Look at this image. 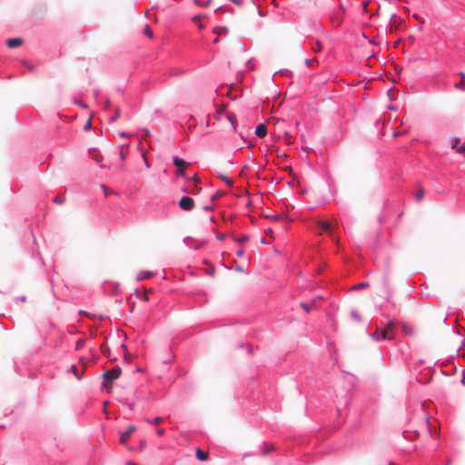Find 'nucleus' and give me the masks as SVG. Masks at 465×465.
Masks as SVG:
<instances>
[{
    "instance_id": "16",
    "label": "nucleus",
    "mask_w": 465,
    "mask_h": 465,
    "mask_svg": "<svg viewBox=\"0 0 465 465\" xmlns=\"http://www.w3.org/2000/svg\"><path fill=\"white\" fill-rule=\"evenodd\" d=\"M71 371H73L77 380H80L82 378V373H79L77 368L74 365L71 366Z\"/></svg>"
},
{
    "instance_id": "60",
    "label": "nucleus",
    "mask_w": 465,
    "mask_h": 465,
    "mask_svg": "<svg viewBox=\"0 0 465 465\" xmlns=\"http://www.w3.org/2000/svg\"><path fill=\"white\" fill-rule=\"evenodd\" d=\"M404 331L405 333H409V330H407V328H404Z\"/></svg>"
},
{
    "instance_id": "38",
    "label": "nucleus",
    "mask_w": 465,
    "mask_h": 465,
    "mask_svg": "<svg viewBox=\"0 0 465 465\" xmlns=\"http://www.w3.org/2000/svg\"><path fill=\"white\" fill-rule=\"evenodd\" d=\"M236 254H237V256L242 257L243 255V250L242 249L238 250Z\"/></svg>"
},
{
    "instance_id": "51",
    "label": "nucleus",
    "mask_w": 465,
    "mask_h": 465,
    "mask_svg": "<svg viewBox=\"0 0 465 465\" xmlns=\"http://www.w3.org/2000/svg\"><path fill=\"white\" fill-rule=\"evenodd\" d=\"M91 126V122L89 121L86 125H85V128H89Z\"/></svg>"
},
{
    "instance_id": "32",
    "label": "nucleus",
    "mask_w": 465,
    "mask_h": 465,
    "mask_svg": "<svg viewBox=\"0 0 465 465\" xmlns=\"http://www.w3.org/2000/svg\"><path fill=\"white\" fill-rule=\"evenodd\" d=\"M272 450H273V447H272V446H270V447H269V446H266V447H264V449H263L262 452H263V453H266V452L272 451Z\"/></svg>"
},
{
    "instance_id": "6",
    "label": "nucleus",
    "mask_w": 465,
    "mask_h": 465,
    "mask_svg": "<svg viewBox=\"0 0 465 465\" xmlns=\"http://www.w3.org/2000/svg\"><path fill=\"white\" fill-rule=\"evenodd\" d=\"M451 148L455 149L458 153L463 154L465 157V143L460 144V139L453 140Z\"/></svg>"
},
{
    "instance_id": "29",
    "label": "nucleus",
    "mask_w": 465,
    "mask_h": 465,
    "mask_svg": "<svg viewBox=\"0 0 465 465\" xmlns=\"http://www.w3.org/2000/svg\"><path fill=\"white\" fill-rule=\"evenodd\" d=\"M248 240H249V237H248V236H246V235H244V236H242V237L238 238L236 241H237L238 242H241V243H242V242H247Z\"/></svg>"
},
{
    "instance_id": "26",
    "label": "nucleus",
    "mask_w": 465,
    "mask_h": 465,
    "mask_svg": "<svg viewBox=\"0 0 465 465\" xmlns=\"http://www.w3.org/2000/svg\"><path fill=\"white\" fill-rule=\"evenodd\" d=\"M312 50H313L314 52H316V53H317V52H320V51L322 50V45H321V43H320V42H317V43H316V45H315V46H312Z\"/></svg>"
},
{
    "instance_id": "12",
    "label": "nucleus",
    "mask_w": 465,
    "mask_h": 465,
    "mask_svg": "<svg viewBox=\"0 0 465 465\" xmlns=\"http://www.w3.org/2000/svg\"><path fill=\"white\" fill-rule=\"evenodd\" d=\"M130 437H131V435L127 431L124 433H122L121 437H120V442L122 444H125L128 441V440L130 439Z\"/></svg>"
},
{
    "instance_id": "35",
    "label": "nucleus",
    "mask_w": 465,
    "mask_h": 465,
    "mask_svg": "<svg viewBox=\"0 0 465 465\" xmlns=\"http://www.w3.org/2000/svg\"><path fill=\"white\" fill-rule=\"evenodd\" d=\"M193 180L195 182L196 184L201 183V180H200L199 176H197V175H194L193 177Z\"/></svg>"
},
{
    "instance_id": "44",
    "label": "nucleus",
    "mask_w": 465,
    "mask_h": 465,
    "mask_svg": "<svg viewBox=\"0 0 465 465\" xmlns=\"http://www.w3.org/2000/svg\"><path fill=\"white\" fill-rule=\"evenodd\" d=\"M81 362H82V364H83V369H84V370H85V368H86V362H84L83 360H81Z\"/></svg>"
},
{
    "instance_id": "55",
    "label": "nucleus",
    "mask_w": 465,
    "mask_h": 465,
    "mask_svg": "<svg viewBox=\"0 0 465 465\" xmlns=\"http://www.w3.org/2000/svg\"><path fill=\"white\" fill-rule=\"evenodd\" d=\"M232 118H235V115H232V117L229 116V119H230L231 122H232Z\"/></svg>"
},
{
    "instance_id": "45",
    "label": "nucleus",
    "mask_w": 465,
    "mask_h": 465,
    "mask_svg": "<svg viewBox=\"0 0 465 465\" xmlns=\"http://www.w3.org/2000/svg\"><path fill=\"white\" fill-rule=\"evenodd\" d=\"M120 135H121V136H123V137H129V136H130L129 134H125V133H124V132H123V133H121V134H120Z\"/></svg>"
},
{
    "instance_id": "37",
    "label": "nucleus",
    "mask_w": 465,
    "mask_h": 465,
    "mask_svg": "<svg viewBox=\"0 0 465 465\" xmlns=\"http://www.w3.org/2000/svg\"><path fill=\"white\" fill-rule=\"evenodd\" d=\"M220 195H221L220 193H215L214 195H213L212 201H215L216 199H218V197H220Z\"/></svg>"
},
{
    "instance_id": "47",
    "label": "nucleus",
    "mask_w": 465,
    "mask_h": 465,
    "mask_svg": "<svg viewBox=\"0 0 465 465\" xmlns=\"http://www.w3.org/2000/svg\"><path fill=\"white\" fill-rule=\"evenodd\" d=\"M212 2V0H207V2L205 4H203V6H207L209 5V4Z\"/></svg>"
},
{
    "instance_id": "3",
    "label": "nucleus",
    "mask_w": 465,
    "mask_h": 465,
    "mask_svg": "<svg viewBox=\"0 0 465 465\" xmlns=\"http://www.w3.org/2000/svg\"><path fill=\"white\" fill-rule=\"evenodd\" d=\"M383 340H392L394 338V322H389L384 329L381 331Z\"/></svg>"
},
{
    "instance_id": "5",
    "label": "nucleus",
    "mask_w": 465,
    "mask_h": 465,
    "mask_svg": "<svg viewBox=\"0 0 465 465\" xmlns=\"http://www.w3.org/2000/svg\"><path fill=\"white\" fill-rule=\"evenodd\" d=\"M173 160V164L177 167L176 174L184 175V170L188 163L178 156H174Z\"/></svg>"
},
{
    "instance_id": "43",
    "label": "nucleus",
    "mask_w": 465,
    "mask_h": 465,
    "mask_svg": "<svg viewBox=\"0 0 465 465\" xmlns=\"http://www.w3.org/2000/svg\"><path fill=\"white\" fill-rule=\"evenodd\" d=\"M193 1H194V3H195L196 5H203V4H202L201 0H193Z\"/></svg>"
},
{
    "instance_id": "9",
    "label": "nucleus",
    "mask_w": 465,
    "mask_h": 465,
    "mask_svg": "<svg viewBox=\"0 0 465 465\" xmlns=\"http://www.w3.org/2000/svg\"><path fill=\"white\" fill-rule=\"evenodd\" d=\"M460 76L461 79L460 80V83L455 84V87L457 89H460L462 91H465V74L464 73H460Z\"/></svg>"
},
{
    "instance_id": "41",
    "label": "nucleus",
    "mask_w": 465,
    "mask_h": 465,
    "mask_svg": "<svg viewBox=\"0 0 465 465\" xmlns=\"http://www.w3.org/2000/svg\"><path fill=\"white\" fill-rule=\"evenodd\" d=\"M102 188L104 191V194L107 196L108 195V188L105 185H102Z\"/></svg>"
},
{
    "instance_id": "63",
    "label": "nucleus",
    "mask_w": 465,
    "mask_h": 465,
    "mask_svg": "<svg viewBox=\"0 0 465 465\" xmlns=\"http://www.w3.org/2000/svg\"><path fill=\"white\" fill-rule=\"evenodd\" d=\"M390 465H394V464L392 462H391Z\"/></svg>"
},
{
    "instance_id": "21",
    "label": "nucleus",
    "mask_w": 465,
    "mask_h": 465,
    "mask_svg": "<svg viewBox=\"0 0 465 465\" xmlns=\"http://www.w3.org/2000/svg\"><path fill=\"white\" fill-rule=\"evenodd\" d=\"M202 191V188L201 187H198L197 185H195L192 190L189 191L190 193H193V194H197L199 193L200 192Z\"/></svg>"
},
{
    "instance_id": "20",
    "label": "nucleus",
    "mask_w": 465,
    "mask_h": 465,
    "mask_svg": "<svg viewBox=\"0 0 465 465\" xmlns=\"http://www.w3.org/2000/svg\"><path fill=\"white\" fill-rule=\"evenodd\" d=\"M152 292V290H148V289H144V292H143V299L145 301V302H148L149 301V293Z\"/></svg>"
},
{
    "instance_id": "40",
    "label": "nucleus",
    "mask_w": 465,
    "mask_h": 465,
    "mask_svg": "<svg viewBox=\"0 0 465 465\" xmlns=\"http://www.w3.org/2000/svg\"><path fill=\"white\" fill-rule=\"evenodd\" d=\"M232 3H234L235 5H242V0H231Z\"/></svg>"
},
{
    "instance_id": "15",
    "label": "nucleus",
    "mask_w": 465,
    "mask_h": 465,
    "mask_svg": "<svg viewBox=\"0 0 465 465\" xmlns=\"http://www.w3.org/2000/svg\"><path fill=\"white\" fill-rule=\"evenodd\" d=\"M54 202L57 204H62L65 202V196L64 195H57L54 199Z\"/></svg>"
},
{
    "instance_id": "59",
    "label": "nucleus",
    "mask_w": 465,
    "mask_h": 465,
    "mask_svg": "<svg viewBox=\"0 0 465 465\" xmlns=\"http://www.w3.org/2000/svg\"><path fill=\"white\" fill-rule=\"evenodd\" d=\"M149 131L148 130H145V135H149Z\"/></svg>"
},
{
    "instance_id": "52",
    "label": "nucleus",
    "mask_w": 465,
    "mask_h": 465,
    "mask_svg": "<svg viewBox=\"0 0 465 465\" xmlns=\"http://www.w3.org/2000/svg\"><path fill=\"white\" fill-rule=\"evenodd\" d=\"M225 107H226V105H223V106L221 107V110H219V112L223 111V110L225 109Z\"/></svg>"
},
{
    "instance_id": "53",
    "label": "nucleus",
    "mask_w": 465,
    "mask_h": 465,
    "mask_svg": "<svg viewBox=\"0 0 465 465\" xmlns=\"http://www.w3.org/2000/svg\"><path fill=\"white\" fill-rule=\"evenodd\" d=\"M218 42H219V38L217 37V38L214 39L213 43L217 44Z\"/></svg>"
},
{
    "instance_id": "30",
    "label": "nucleus",
    "mask_w": 465,
    "mask_h": 465,
    "mask_svg": "<svg viewBox=\"0 0 465 465\" xmlns=\"http://www.w3.org/2000/svg\"><path fill=\"white\" fill-rule=\"evenodd\" d=\"M100 349L104 354H105L109 351L108 347H106L105 344H102Z\"/></svg>"
},
{
    "instance_id": "33",
    "label": "nucleus",
    "mask_w": 465,
    "mask_h": 465,
    "mask_svg": "<svg viewBox=\"0 0 465 465\" xmlns=\"http://www.w3.org/2000/svg\"><path fill=\"white\" fill-rule=\"evenodd\" d=\"M143 157L144 159V163H145L146 167H150V164H149L148 160L146 158L145 153H143Z\"/></svg>"
},
{
    "instance_id": "17",
    "label": "nucleus",
    "mask_w": 465,
    "mask_h": 465,
    "mask_svg": "<svg viewBox=\"0 0 465 465\" xmlns=\"http://www.w3.org/2000/svg\"><path fill=\"white\" fill-rule=\"evenodd\" d=\"M143 34L150 38H153V31L149 25L145 26V28L143 29Z\"/></svg>"
},
{
    "instance_id": "22",
    "label": "nucleus",
    "mask_w": 465,
    "mask_h": 465,
    "mask_svg": "<svg viewBox=\"0 0 465 465\" xmlns=\"http://www.w3.org/2000/svg\"><path fill=\"white\" fill-rule=\"evenodd\" d=\"M120 117V110L118 108L115 109V113L114 116L111 118V121L114 122Z\"/></svg>"
},
{
    "instance_id": "61",
    "label": "nucleus",
    "mask_w": 465,
    "mask_h": 465,
    "mask_svg": "<svg viewBox=\"0 0 465 465\" xmlns=\"http://www.w3.org/2000/svg\"><path fill=\"white\" fill-rule=\"evenodd\" d=\"M222 9H223V7H218V8H217V10H216V12H218V11H220V10H222Z\"/></svg>"
},
{
    "instance_id": "56",
    "label": "nucleus",
    "mask_w": 465,
    "mask_h": 465,
    "mask_svg": "<svg viewBox=\"0 0 465 465\" xmlns=\"http://www.w3.org/2000/svg\"><path fill=\"white\" fill-rule=\"evenodd\" d=\"M205 209H206V210H211V211L213 210V208H212V207H209V206H206V207H205Z\"/></svg>"
},
{
    "instance_id": "24",
    "label": "nucleus",
    "mask_w": 465,
    "mask_h": 465,
    "mask_svg": "<svg viewBox=\"0 0 465 465\" xmlns=\"http://www.w3.org/2000/svg\"><path fill=\"white\" fill-rule=\"evenodd\" d=\"M84 340L80 339L76 341V350L81 349L84 345Z\"/></svg>"
},
{
    "instance_id": "46",
    "label": "nucleus",
    "mask_w": 465,
    "mask_h": 465,
    "mask_svg": "<svg viewBox=\"0 0 465 465\" xmlns=\"http://www.w3.org/2000/svg\"><path fill=\"white\" fill-rule=\"evenodd\" d=\"M214 268L213 267L211 270H209V272L212 274V275H214Z\"/></svg>"
},
{
    "instance_id": "14",
    "label": "nucleus",
    "mask_w": 465,
    "mask_h": 465,
    "mask_svg": "<svg viewBox=\"0 0 465 465\" xmlns=\"http://www.w3.org/2000/svg\"><path fill=\"white\" fill-rule=\"evenodd\" d=\"M213 33L214 34H217V35H221V34H226L228 33V29L226 27H215L213 29Z\"/></svg>"
},
{
    "instance_id": "11",
    "label": "nucleus",
    "mask_w": 465,
    "mask_h": 465,
    "mask_svg": "<svg viewBox=\"0 0 465 465\" xmlns=\"http://www.w3.org/2000/svg\"><path fill=\"white\" fill-rule=\"evenodd\" d=\"M129 144H123L120 150V159L124 161L126 157V153H128Z\"/></svg>"
},
{
    "instance_id": "36",
    "label": "nucleus",
    "mask_w": 465,
    "mask_h": 465,
    "mask_svg": "<svg viewBox=\"0 0 465 465\" xmlns=\"http://www.w3.org/2000/svg\"><path fill=\"white\" fill-rule=\"evenodd\" d=\"M302 308H303L306 312L310 311L309 306L306 303H301Z\"/></svg>"
},
{
    "instance_id": "50",
    "label": "nucleus",
    "mask_w": 465,
    "mask_h": 465,
    "mask_svg": "<svg viewBox=\"0 0 465 465\" xmlns=\"http://www.w3.org/2000/svg\"><path fill=\"white\" fill-rule=\"evenodd\" d=\"M218 239H219V240H221V241H223V240L224 239V235H219V236H218Z\"/></svg>"
},
{
    "instance_id": "54",
    "label": "nucleus",
    "mask_w": 465,
    "mask_h": 465,
    "mask_svg": "<svg viewBox=\"0 0 465 465\" xmlns=\"http://www.w3.org/2000/svg\"><path fill=\"white\" fill-rule=\"evenodd\" d=\"M232 118H235V115H232V117L229 116V119H230L231 122H232Z\"/></svg>"
},
{
    "instance_id": "49",
    "label": "nucleus",
    "mask_w": 465,
    "mask_h": 465,
    "mask_svg": "<svg viewBox=\"0 0 465 465\" xmlns=\"http://www.w3.org/2000/svg\"><path fill=\"white\" fill-rule=\"evenodd\" d=\"M152 275H153V272H150L145 273V277H150V276H152Z\"/></svg>"
},
{
    "instance_id": "34",
    "label": "nucleus",
    "mask_w": 465,
    "mask_h": 465,
    "mask_svg": "<svg viewBox=\"0 0 465 465\" xmlns=\"http://www.w3.org/2000/svg\"><path fill=\"white\" fill-rule=\"evenodd\" d=\"M156 432L159 436H163L164 434V429L160 428Z\"/></svg>"
},
{
    "instance_id": "8",
    "label": "nucleus",
    "mask_w": 465,
    "mask_h": 465,
    "mask_svg": "<svg viewBox=\"0 0 465 465\" xmlns=\"http://www.w3.org/2000/svg\"><path fill=\"white\" fill-rule=\"evenodd\" d=\"M255 134L259 137H264L267 134L266 126L262 124L256 127Z\"/></svg>"
},
{
    "instance_id": "58",
    "label": "nucleus",
    "mask_w": 465,
    "mask_h": 465,
    "mask_svg": "<svg viewBox=\"0 0 465 465\" xmlns=\"http://www.w3.org/2000/svg\"><path fill=\"white\" fill-rule=\"evenodd\" d=\"M105 105H106V106H109V105H110V102H109V101H107V102L105 103Z\"/></svg>"
},
{
    "instance_id": "1",
    "label": "nucleus",
    "mask_w": 465,
    "mask_h": 465,
    "mask_svg": "<svg viewBox=\"0 0 465 465\" xmlns=\"http://www.w3.org/2000/svg\"><path fill=\"white\" fill-rule=\"evenodd\" d=\"M121 369L119 367H114V369L112 370H109L107 371L106 372L104 373V378L105 380L104 383V386L106 388V389H111L112 388V382L115 380H117L120 375H121Z\"/></svg>"
},
{
    "instance_id": "13",
    "label": "nucleus",
    "mask_w": 465,
    "mask_h": 465,
    "mask_svg": "<svg viewBox=\"0 0 465 465\" xmlns=\"http://www.w3.org/2000/svg\"><path fill=\"white\" fill-rule=\"evenodd\" d=\"M415 197H416L417 201H421V200L424 198V190H423V188H422V187H420V188L417 191V193H416V194H415Z\"/></svg>"
},
{
    "instance_id": "25",
    "label": "nucleus",
    "mask_w": 465,
    "mask_h": 465,
    "mask_svg": "<svg viewBox=\"0 0 465 465\" xmlns=\"http://www.w3.org/2000/svg\"><path fill=\"white\" fill-rule=\"evenodd\" d=\"M284 139L287 143H292V136L288 133L284 134Z\"/></svg>"
},
{
    "instance_id": "39",
    "label": "nucleus",
    "mask_w": 465,
    "mask_h": 465,
    "mask_svg": "<svg viewBox=\"0 0 465 465\" xmlns=\"http://www.w3.org/2000/svg\"><path fill=\"white\" fill-rule=\"evenodd\" d=\"M413 17H415L417 21H419L420 24L424 23V21L421 18H420L417 15H413Z\"/></svg>"
},
{
    "instance_id": "42",
    "label": "nucleus",
    "mask_w": 465,
    "mask_h": 465,
    "mask_svg": "<svg viewBox=\"0 0 465 465\" xmlns=\"http://www.w3.org/2000/svg\"><path fill=\"white\" fill-rule=\"evenodd\" d=\"M272 233H273V232H272V229H269V230H267V231H266V234H267V235H269V236H271V237H272Z\"/></svg>"
},
{
    "instance_id": "23",
    "label": "nucleus",
    "mask_w": 465,
    "mask_h": 465,
    "mask_svg": "<svg viewBox=\"0 0 465 465\" xmlns=\"http://www.w3.org/2000/svg\"><path fill=\"white\" fill-rule=\"evenodd\" d=\"M371 337H372L373 339H376L377 341H380L381 339H382V338H381V332H380V331H379V330H377L374 333H372V334H371Z\"/></svg>"
},
{
    "instance_id": "19",
    "label": "nucleus",
    "mask_w": 465,
    "mask_h": 465,
    "mask_svg": "<svg viewBox=\"0 0 465 465\" xmlns=\"http://www.w3.org/2000/svg\"><path fill=\"white\" fill-rule=\"evenodd\" d=\"M145 421L147 423H153V424H159L163 421V419L161 417H156L153 421H151L150 420L146 419Z\"/></svg>"
},
{
    "instance_id": "7",
    "label": "nucleus",
    "mask_w": 465,
    "mask_h": 465,
    "mask_svg": "<svg viewBox=\"0 0 465 465\" xmlns=\"http://www.w3.org/2000/svg\"><path fill=\"white\" fill-rule=\"evenodd\" d=\"M22 44H23V39H21V38H11V39H8L6 42L7 46L10 48H16V47L22 45Z\"/></svg>"
},
{
    "instance_id": "2",
    "label": "nucleus",
    "mask_w": 465,
    "mask_h": 465,
    "mask_svg": "<svg viewBox=\"0 0 465 465\" xmlns=\"http://www.w3.org/2000/svg\"><path fill=\"white\" fill-rule=\"evenodd\" d=\"M317 224L321 227L322 231L330 233V236L333 242H338V238L335 237L333 233V228L336 226V224L334 225L332 223L328 221H318Z\"/></svg>"
},
{
    "instance_id": "4",
    "label": "nucleus",
    "mask_w": 465,
    "mask_h": 465,
    "mask_svg": "<svg viewBox=\"0 0 465 465\" xmlns=\"http://www.w3.org/2000/svg\"><path fill=\"white\" fill-rule=\"evenodd\" d=\"M179 207L186 212L192 211L194 207V202L191 197L183 196L179 201Z\"/></svg>"
},
{
    "instance_id": "62",
    "label": "nucleus",
    "mask_w": 465,
    "mask_h": 465,
    "mask_svg": "<svg viewBox=\"0 0 465 465\" xmlns=\"http://www.w3.org/2000/svg\"><path fill=\"white\" fill-rule=\"evenodd\" d=\"M463 383H465V378L462 380Z\"/></svg>"
},
{
    "instance_id": "27",
    "label": "nucleus",
    "mask_w": 465,
    "mask_h": 465,
    "mask_svg": "<svg viewBox=\"0 0 465 465\" xmlns=\"http://www.w3.org/2000/svg\"><path fill=\"white\" fill-rule=\"evenodd\" d=\"M368 285H369V283H368V282H361V283H360V284H358V285H355V286L353 287V289H362V288L367 287Z\"/></svg>"
},
{
    "instance_id": "48",
    "label": "nucleus",
    "mask_w": 465,
    "mask_h": 465,
    "mask_svg": "<svg viewBox=\"0 0 465 465\" xmlns=\"http://www.w3.org/2000/svg\"><path fill=\"white\" fill-rule=\"evenodd\" d=\"M78 104H79L81 106L84 107V108H86V107H87V105H86L85 104H84V103L79 102Z\"/></svg>"
},
{
    "instance_id": "10",
    "label": "nucleus",
    "mask_w": 465,
    "mask_h": 465,
    "mask_svg": "<svg viewBox=\"0 0 465 465\" xmlns=\"http://www.w3.org/2000/svg\"><path fill=\"white\" fill-rule=\"evenodd\" d=\"M196 457L200 460H206L208 459V453L202 450L201 449L196 450Z\"/></svg>"
},
{
    "instance_id": "28",
    "label": "nucleus",
    "mask_w": 465,
    "mask_h": 465,
    "mask_svg": "<svg viewBox=\"0 0 465 465\" xmlns=\"http://www.w3.org/2000/svg\"><path fill=\"white\" fill-rule=\"evenodd\" d=\"M123 349L124 350V358L125 360L129 361L131 356L126 351V346L124 344H122Z\"/></svg>"
},
{
    "instance_id": "57",
    "label": "nucleus",
    "mask_w": 465,
    "mask_h": 465,
    "mask_svg": "<svg viewBox=\"0 0 465 465\" xmlns=\"http://www.w3.org/2000/svg\"><path fill=\"white\" fill-rule=\"evenodd\" d=\"M135 293L137 297H140V292L138 291H136Z\"/></svg>"
},
{
    "instance_id": "31",
    "label": "nucleus",
    "mask_w": 465,
    "mask_h": 465,
    "mask_svg": "<svg viewBox=\"0 0 465 465\" xmlns=\"http://www.w3.org/2000/svg\"><path fill=\"white\" fill-rule=\"evenodd\" d=\"M136 430V427L134 425H131L128 430H127V432L131 435L133 432H134Z\"/></svg>"
},
{
    "instance_id": "18",
    "label": "nucleus",
    "mask_w": 465,
    "mask_h": 465,
    "mask_svg": "<svg viewBox=\"0 0 465 465\" xmlns=\"http://www.w3.org/2000/svg\"><path fill=\"white\" fill-rule=\"evenodd\" d=\"M223 181H224L229 186H232V181L227 177L225 174H220L219 176Z\"/></svg>"
}]
</instances>
